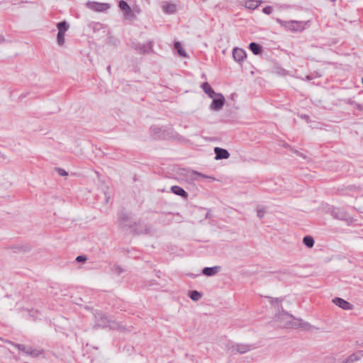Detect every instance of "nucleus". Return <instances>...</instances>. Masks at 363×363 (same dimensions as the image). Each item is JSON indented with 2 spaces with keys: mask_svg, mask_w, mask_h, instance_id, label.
Wrapping results in <instances>:
<instances>
[{
  "mask_svg": "<svg viewBox=\"0 0 363 363\" xmlns=\"http://www.w3.org/2000/svg\"><path fill=\"white\" fill-rule=\"evenodd\" d=\"M171 189L172 192L177 195L182 196L184 198H186L188 196V194L180 186H173Z\"/></svg>",
  "mask_w": 363,
  "mask_h": 363,
  "instance_id": "nucleus-15",
  "label": "nucleus"
},
{
  "mask_svg": "<svg viewBox=\"0 0 363 363\" xmlns=\"http://www.w3.org/2000/svg\"><path fill=\"white\" fill-rule=\"evenodd\" d=\"M103 6H104V5H102V4H96V9L97 11H101V10H102Z\"/></svg>",
  "mask_w": 363,
  "mask_h": 363,
  "instance_id": "nucleus-34",
  "label": "nucleus"
},
{
  "mask_svg": "<svg viewBox=\"0 0 363 363\" xmlns=\"http://www.w3.org/2000/svg\"><path fill=\"white\" fill-rule=\"evenodd\" d=\"M65 33L59 30L57 36V43L60 45H62L65 43Z\"/></svg>",
  "mask_w": 363,
  "mask_h": 363,
  "instance_id": "nucleus-21",
  "label": "nucleus"
},
{
  "mask_svg": "<svg viewBox=\"0 0 363 363\" xmlns=\"http://www.w3.org/2000/svg\"><path fill=\"white\" fill-rule=\"evenodd\" d=\"M356 208L358 211L363 213V198H361L357 201Z\"/></svg>",
  "mask_w": 363,
  "mask_h": 363,
  "instance_id": "nucleus-25",
  "label": "nucleus"
},
{
  "mask_svg": "<svg viewBox=\"0 0 363 363\" xmlns=\"http://www.w3.org/2000/svg\"><path fill=\"white\" fill-rule=\"evenodd\" d=\"M76 260L79 262H86L87 260V257L83 255L77 256Z\"/></svg>",
  "mask_w": 363,
  "mask_h": 363,
  "instance_id": "nucleus-29",
  "label": "nucleus"
},
{
  "mask_svg": "<svg viewBox=\"0 0 363 363\" xmlns=\"http://www.w3.org/2000/svg\"><path fill=\"white\" fill-rule=\"evenodd\" d=\"M225 350L230 355L243 354L251 351L252 345L246 343H228Z\"/></svg>",
  "mask_w": 363,
  "mask_h": 363,
  "instance_id": "nucleus-3",
  "label": "nucleus"
},
{
  "mask_svg": "<svg viewBox=\"0 0 363 363\" xmlns=\"http://www.w3.org/2000/svg\"><path fill=\"white\" fill-rule=\"evenodd\" d=\"M333 215L335 218H339V219H345L346 218V215L343 212L340 211V210H338L337 212L333 211Z\"/></svg>",
  "mask_w": 363,
  "mask_h": 363,
  "instance_id": "nucleus-24",
  "label": "nucleus"
},
{
  "mask_svg": "<svg viewBox=\"0 0 363 363\" xmlns=\"http://www.w3.org/2000/svg\"><path fill=\"white\" fill-rule=\"evenodd\" d=\"M96 318L97 319V325L101 327H111L113 328V326L109 324V320H108L107 317L104 316L101 313H99L96 315Z\"/></svg>",
  "mask_w": 363,
  "mask_h": 363,
  "instance_id": "nucleus-12",
  "label": "nucleus"
},
{
  "mask_svg": "<svg viewBox=\"0 0 363 363\" xmlns=\"http://www.w3.org/2000/svg\"><path fill=\"white\" fill-rule=\"evenodd\" d=\"M57 171L60 176H67V172L63 169L57 168Z\"/></svg>",
  "mask_w": 363,
  "mask_h": 363,
  "instance_id": "nucleus-30",
  "label": "nucleus"
},
{
  "mask_svg": "<svg viewBox=\"0 0 363 363\" xmlns=\"http://www.w3.org/2000/svg\"><path fill=\"white\" fill-rule=\"evenodd\" d=\"M303 244L308 248H312L314 245L315 241L312 236L306 235L303 239Z\"/></svg>",
  "mask_w": 363,
  "mask_h": 363,
  "instance_id": "nucleus-16",
  "label": "nucleus"
},
{
  "mask_svg": "<svg viewBox=\"0 0 363 363\" xmlns=\"http://www.w3.org/2000/svg\"><path fill=\"white\" fill-rule=\"evenodd\" d=\"M266 208L262 206H259L257 208V216L259 218H262L264 217L265 213H266Z\"/></svg>",
  "mask_w": 363,
  "mask_h": 363,
  "instance_id": "nucleus-23",
  "label": "nucleus"
},
{
  "mask_svg": "<svg viewBox=\"0 0 363 363\" xmlns=\"http://www.w3.org/2000/svg\"><path fill=\"white\" fill-rule=\"evenodd\" d=\"M192 174L194 175V179H196L197 177H201V178H207L208 177L207 176H206L201 173L197 172H193Z\"/></svg>",
  "mask_w": 363,
  "mask_h": 363,
  "instance_id": "nucleus-26",
  "label": "nucleus"
},
{
  "mask_svg": "<svg viewBox=\"0 0 363 363\" xmlns=\"http://www.w3.org/2000/svg\"><path fill=\"white\" fill-rule=\"evenodd\" d=\"M277 21L284 28L291 32H301L303 30L307 25V22L297 21H282L277 19Z\"/></svg>",
  "mask_w": 363,
  "mask_h": 363,
  "instance_id": "nucleus-4",
  "label": "nucleus"
},
{
  "mask_svg": "<svg viewBox=\"0 0 363 363\" xmlns=\"http://www.w3.org/2000/svg\"><path fill=\"white\" fill-rule=\"evenodd\" d=\"M323 363H363V350H357L345 356L343 352H336L326 356Z\"/></svg>",
  "mask_w": 363,
  "mask_h": 363,
  "instance_id": "nucleus-2",
  "label": "nucleus"
},
{
  "mask_svg": "<svg viewBox=\"0 0 363 363\" xmlns=\"http://www.w3.org/2000/svg\"><path fill=\"white\" fill-rule=\"evenodd\" d=\"M68 25L65 21L60 22L57 24L58 31H62L65 33L68 29Z\"/></svg>",
  "mask_w": 363,
  "mask_h": 363,
  "instance_id": "nucleus-22",
  "label": "nucleus"
},
{
  "mask_svg": "<svg viewBox=\"0 0 363 363\" xmlns=\"http://www.w3.org/2000/svg\"><path fill=\"white\" fill-rule=\"evenodd\" d=\"M212 103L210 105V108L214 111H220L225 104V99L224 96L220 93H217L211 97Z\"/></svg>",
  "mask_w": 363,
  "mask_h": 363,
  "instance_id": "nucleus-5",
  "label": "nucleus"
},
{
  "mask_svg": "<svg viewBox=\"0 0 363 363\" xmlns=\"http://www.w3.org/2000/svg\"><path fill=\"white\" fill-rule=\"evenodd\" d=\"M206 94H208V96L211 98L212 97V96H214L215 94H217V92H215L213 91V89L211 87L210 89H208L206 91Z\"/></svg>",
  "mask_w": 363,
  "mask_h": 363,
  "instance_id": "nucleus-27",
  "label": "nucleus"
},
{
  "mask_svg": "<svg viewBox=\"0 0 363 363\" xmlns=\"http://www.w3.org/2000/svg\"><path fill=\"white\" fill-rule=\"evenodd\" d=\"M162 9L164 13L172 14L176 12L177 6L173 3L164 1L162 5Z\"/></svg>",
  "mask_w": 363,
  "mask_h": 363,
  "instance_id": "nucleus-9",
  "label": "nucleus"
},
{
  "mask_svg": "<svg viewBox=\"0 0 363 363\" xmlns=\"http://www.w3.org/2000/svg\"><path fill=\"white\" fill-rule=\"evenodd\" d=\"M333 1H335V0H332Z\"/></svg>",
  "mask_w": 363,
  "mask_h": 363,
  "instance_id": "nucleus-35",
  "label": "nucleus"
},
{
  "mask_svg": "<svg viewBox=\"0 0 363 363\" xmlns=\"http://www.w3.org/2000/svg\"><path fill=\"white\" fill-rule=\"evenodd\" d=\"M119 7L121 10L124 11L125 13H130L131 12V9L128 4L124 1H119Z\"/></svg>",
  "mask_w": 363,
  "mask_h": 363,
  "instance_id": "nucleus-19",
  "label": "nucleus"
},
{
  "mask_svg": "<svg viewBox=\"0 0 363 363\" xmlns=\"http://www.w3.org/2000/svg\"><path fill=\"white\" fill-rule=\"evenodd\" d=\"M116 272H117L118 274H121V272H123V269H121V267H116Z\"/></svg>",
  "mask_w": 363,
  "mask_h": 363,
  "instance_id": "nucleus-33",
  "label": "nucleus"
},
{
  "mask_svg": "<svg viewBox=\"0 0 363 363\" xmlns=\"http://www.w3.org/2000/svg\"><path fill=\"white\" fill-rule=\"evenodd\" d=\"M133 47H134L136 50H138L140 52H149L152 51V43L148 42L145 44H133Z\"/></svg>",
  "mask_w": 363,
  "mask_h": 363,
  "instance_id": "nucleus-11",
  "label": "nucleus"
},
{
  "mask_svg": "<svg viewBox=\"0 0 363 363\" xmlns=\"http://www.w3.org/2000/svg\"><path fill=\"white\" fill-rule=\"evenodd\" d=\"M174 48L177 50V52L180 56L184 57H187V54L186 53L184 50L182 48V45L180 44L179 42H176L174 43Z\"/></svg>",
  "mask_w": 363,
  "mask_h": 363,
  "instance_id": "nucleus-18",
  "label": "nucleus"
},
{
  "mask_svg": "<svg viewBox=\"0 0 363 363\" xmlns=\"http://www.w3.org/2000/svg\"><path fill=\"white\" fill-rule=\"evenodd\" d=\"M249 48L250 50L253 52L255 55H258L262 51V48L260 45L255 43H251L249 45Z\"/></svg>",
  "mask_w": 363,
  "mask_h": 363,
  "instance_id": "nucleus-17",
  "label": "nucleus"
},
{
  "mask_svg": "<svg viewBox=\"0 0 363 363\" xmlns=\"http://www.w3.org/2000/svg\"><path fill=\"white\" fill-rule=\"evenodd\" d=\"M201 294L197 291H191L190 292V298L194 301H199L201 298Z\"/></svg>",
  "mask_w": 363,
  "mask_h": 363,
  "instance_id": "nucleus-20",
  "label": "nucleus"
},
{
  "mask_svg": "<svg viewBox=\"0 0 363 363\" xmlns=\"http://www.w3.org/2000/svg\"><path fill=\"white\" fill-rule=\"evenodd\" d=\"M152 130L155 133H158L160 130V128L157 127H153Z\"/></svg>",
  "mask_w": 363,
  "mask_h": 363,
  "instance_id": "nucleus-32",
  "label": "nucleus"
},
{
  "mask_svg": "<svg viewBox=\"0 0 363 363\" xmlns=\"http://www.w3.org/2000/svg\"><path fill=\"white\" fill-rule=\"evenodd\" d=\"M271 308L274 310L272 323L274 326L288 328H308L310 324L301 319L294 318L291 314L282 309L284 297L267 296Z\"/></svg>",
  "mask_w": 363,
  "mask_h": 363,
  "instance_id": "nucleus-1",
  "label": "nucleus"
},
{
  "mask_svg": "<svg viewBox=\"0 0 363 363\" xmlns=\"http://www.w3.org/2000/svg\"><path fill=\"white\" fill-rule=\"evenodd\" d=\"M219 269H220V267H218V266H215L213 267H205L203 269L202 273L205 276L211 277V276H213V275L216 274L218 272Z\"/></svg>",
  "mask_w": 363,
  "mask_h": 363,
  "instance_id": "nucleus-14",
  "label": "nucleus"
},
{
  "mask_svg": "<svg viewBox=\"0 0 363 363\" xmlns=\"http://www.w3.org/2000/svg\"><path fill=\"white\" fill-rule=\"evenodd\" d=\"M247 55L245 51L240 48H235L233 50V57L235 61L240 63L246 58Z\"/></svg>",
  "mask_w": 363,
  "mask_h": 363,
  "instance_id": "nucleus-7",
  "label": "nucleus"
},
{
  "mask_svg": "<svg viewBox=\"0 0 363 363\" xmlns=\"http://www.w3.org/2000/svg\"><path fill=\"white\" fill-rule=\"evenodd\" d=\"M211 88V86L208 82H205L202 84V89L203 91L206 93V91Z\"/></svg>",
  "mask_w": 363,
  "mask_h": 363,
  "instance_id": "nucleus-31",
  "label": "nucleus"
},
{
  "mask_svg": "<svg viewBox=\"0 0 363 363\" xmlns=\"http://www.w3.org/2000/svg\"><path fill=\"white\" fill-rule=\"evenodd\" d=\"M272 7L271 6H266L263 9V12L266 14H270L272 12Z\"/></svg>",
  "mask_w": 363,
  "mask_h": 363,
  "instance_id": "nucleus-28",
  "label": "nucleus"
},
{
  "mask_svg": "<svg viewBox=\"0 0 363 363\" xmlns=\"http://www.w3.org/2000/svg\"><path fill=\"white\" fill-rule=\"evenodd\" d=\"M17 348L23 352L30 354L33 357H37L40 354V352L38 350L33 349L30 347L26 346L24 345H18Z\"/></svg>",
  "mask_w": 363,
  "mask_h": 363,
  "instance_id": "nucleus-8",
  "label": "nucleus"
},
{
  "mask_svg": "<svg viewBox=\"0 0 363 363\" xmlns=\"http://www.w3.org/2000/svg\"><path fill=\"white\" fill-rule=\"evenodd\" d=\"M214 152L216 153V160L228 159L230 154L227 150L218 147H215Z\"/></svg>",
  "mask_w": 363,
  "mask_h": 363,
  "instance_id": "nucleus-10",
  "label": "nucleus"
},
{
  "mask_svg": "<svg viewBox=\"0 0 363 363\" xmlns=\"http://www.w3.org/2000/svg\"><path fill=\"white\" fill-rule=\"evenodd\" d=\"M332 302L342 309L347 311L353 309L352 304L341 298L336 297L333 299Z\"/></svg>",
  "mask_w": 363,
  "mask_h": 363,
  "instance_id": "nucleus-6",
  "label": "nucleus"
},
{
  "mask_svg": "<svg viewBox=\"0 0 363 363\" xmlns=\"http://www.w3.org/2000/svg\"><path fill=\"white\" fill-rule=\"evenodd\" d=\"M261 3L262 1L259 0H246L243 5L247 9L254 10L257 9Z\"/></svg>",
  "mask_w": 363,
  "mask_h": 363,
  "instance_id": "nucleus-13",
  "label": "nucleus"
}]
</instances>
